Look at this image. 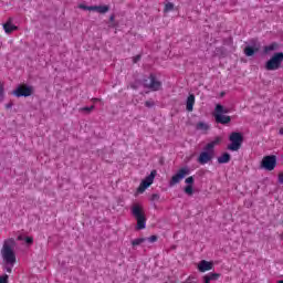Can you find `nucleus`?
Listing matches in <instances>:
<instances>
[{
    "label": "nucleus",
    "instance_id": "nucleus-32",
    "mask_svg": "<svg viewBox=\"0 0 283 283\" xmlns=\"http://www.w3.org/2000/svg\"><path fill=\"white\" fill-rule=\"evenodd\" d=\"M8 274L0 276V283H8Z\"/></svg>",
    "mask_w": 283,
    "mask_h": 283
},
{
    "label": "nucleus",
    "instance_id": "nucleus-35",
    "mask_svg": "<svg viewBox=\"0 0 283 283\" xmlns=\"http://www.w3.org/2000/svg\"><path fill=\"white\" fill-rule=\"evenodd\" d=\"M138 61H140V55L133 57V63H138Z\"/></svg>",
    "mask_w": 283,
    "mask_h": 283
},
{
    "label": "nucleus",
    "instance_id": "nucleus-22",
    "mask_svg": "<svg viewBox=\"0 0 283 283\" xmlns=\"http://www.w3.org/2000/svg\"><path fill=\"white\" fill-rule=\"evenodd\" d=\"M93 109H94V105L82 107V108H80V112L82 114H92Z\"/></svg>",
    "mask_w": 283,
    "mask_h": 283
},
{
    "label": "nucleus",
    "instance_id": "nucleus-30",
    "mask_svg": "<svg viewBox=\"0 0 283 283\" xmlns=\"http://www.w3.org/2000/svg\"><path fill=\"white\" fill-rule=\"evenodd\" d=\"M186 185H192L193 186V176H190L188 177L186 180H185Z\"/></svg>",
    "mask_w": 283,
    "mask_h": 283
},
{
    "label": "nucleus",
    "instance_id": "nucleus-26",
    "mask_svg": "<svg viewBox=\"0 0 283 283\" xmlns=\"http://www.w3.org/2000/svg\"><path fill=\"white\" fill-rule=\"evenodd\" d=\"M208 276L210 277V281L218 280V277H220V273H210Z\"/></svg>",
    "mask_w": 283,
    "mask_h": 283
},
{
    "label": "nucleus",
    "instance_id": "nucleus-40",
    "mask_svg": "<svg viewBox=\"0 0 283 283\" xmlns=\"http://www.w3.org/2000/svg\"><path fill=\"white\" fill-rule=\"evenodd\" d=\"M276 283H283V280L277 281Z\"/></svg>",
    "mask_w": 283,
    "mask_h": 283
},
{
    "label": "nucleus",
    "instance_id": "nucleus-20",
    "mask_svg": "<svg viewBox=\"0 0 283 283\" xmlns=\"http://www.w3.org/2000/svg\"><path fill=\"white\" fill-rule=\"evenodd\" d=\"M197 129L200 132H207L209 129V125L205 124V122H199L197 124Z\"/></svg>",
    "mask_w": 283,
    "mask_h": 283
},
{
    "label": "nucleus",
    "instance_id": "nucleus-23",
    "mask_svg": "<svg viewBox=\"0 0 283 283\" xmlns=\"http://www.w3.org/2000/svg\"><path fill=\"white\" fill-rule=\"evenodd\" d=\"M184 191L185 193H187V196H193V186L192 185L186 186Z\"/></svg>",
    "mask_w": 283,
    "mask_h": 283
},
{
    "label": "nucleus",
    "instance_id": "nucleus-39",
    "mask_svg": "<svg viewBox=\"0 0 283 283\" xmlns=\"http://www.w3.org/2000/svg\"><path fill=\"white\" fill-rule=\"evenodd\" d=\"M12 107V104H7V109H10Z\"/></svg>",
    "mask_w": 283,
    "mask_h": 283
},
{
    "label": "nucleus",
    "instance_id": "nucleus-21",
    "mask_svg": "<svg viewBox=\"0 0 283 283\" xmlns=\"http://www.w3.org/2000/svg\"><path fill=\"white\" fill-rule=\"evenodd\" d=\"M143 242H147V238H138L132 241L133 247H139Z\"/></svg>",
    "mask_w": 283,
    "mask_h": 283
},
{
    "label": "nucleus",
    "instance_id": "nucleus-13",
    "mask_svg": "<svg viewBox=\"0 0 283 283\" xmlns=\"http://www.w3.org/2000/svg\"><path fill=\"white\" fill-rule=\"evenodd\" d=\"M211 269H213V263L207 260H202L198 264V271H200V273H206V271H211Z\"/></svg>",
    "mask_w": 283,
    "mask_h": 283
},
{
    "label": "nucleus",
    "instance_id": "nucleus-2",
    "mask_svg": "<svg viewBox=\"0 0 283 283\" xmlns=\"http://www.w3.org/2000/svg\"><path fill=\"white\" fill-rule=\"evenodd\" d=\"M222 138L217 137L214 140L210 142L203 147V151L200 153L197 161L199 165H207L211 163L216 157V145H220Z\"/></svg>",
    "mask_w": 283,
    "mask_h": 283
},
{
    "label": "nucleus",
    "instance_id": "nucleus-10",
    "mask_svg": "<svg viewBox=\"0 0 283 283\" xmlns=\"http://www.w3.org/2000/svg\"><path fill=\"white\" fill-rule=\"evenodd\" d=\"M157 171L156 170H151L150 171V175H148L143 181L142 184L139 185L137 191L138 193H143L145 192V189L151 187V185H154V180L157 176Z\"/></svg>",
    "mask_w": 283,
    "mask_h": 283
},
{
    "label": "nucleus",
    "instance_id": "nucleus-36",
    "mask_svg": "<svg viewBox=\"0 0 283 283\" xmlns=\"http://www.w3.org/2000/svg\"><path fill=\"white\" fill-rule=\"evenodd\" d=\"M114 19H115V15L112 14V15L109 17V21H114Z\"/></svg>",
    "mask_w": 283,
    "mask_h": 283
},
{
    "label": "nucleus",
    "instance_id": "nucleus-11",
    "mask_svg": "<svg viewBox=\"0 0 283 283\" xmlns=\"http://www.w3.org/2000/svg\"><path fill=\"white\" fill-rule=\"evenodd\" d=\"M261 44L258 40H250L249 45H247L243 50L245 56H253L256 52H260Z\"/></svg>",
    "mask_w": 283,
    "mask_h": 283
},
{
    "label": "nucleus",
    "instance_id": "nucleus-24",
    "mask_svg": "<svg viewBox=\"0 0 283 283\" xmlns=\"http://www.w3.org/2000/svg\"><path fill=\"white\" fill-rule=\"evenodd\" d=\"M171 10H174V3L172 2H167L165 4L164 12H171Z\"/></svg>",
    "mask_w": 283,
    "mask_h": 283
},
{
    "label": "nucleus",
    "instance_id": "nucleus-18",
    "mask_svg": "<svg viewBox=\"0 0 283 283\" xmlns=\"http://www.w3.org/2000/svg\"><path fill=\"white\" fill-rule=\"evenodd\" d=\"M279 48H280V44L274 42L270 45L264 46V52L265 54H269V52H275V50H277Z\"/></svg>",
    "mask_w": 283,
    "mask_h": 283
},
{
    "label": "nucleus",
    "instance_id": "nucleus-14",
    "mask_svg": "<svg viewBox=\"0 0 283 283\" xmlns=\"http://www.w3.org/2000/svg\"><path fill=\"white\" fill-rule=\"evenodd\" d=\"M214 120H216V123H219L220 125H229V123H231V116L222 115V114H214Z\"/></svg>",
    "mask_w": 283,
    "mask_h": 283
},
{
    "label": "nucleus",
    "instance_id": "nucleus-31",
    "mask_svg": "<svg viewBox=\"0 0 283 283\" xmlns=\"http://www.w3.org/2000/svg\"><path fill=\"white\" fill-rule=\"evenodd\" d=\"M150 200H151L153 202L156 201V200H160V195H158V193L151 195Z\"/></svg>",
    "mask_w": 283,
    "mask_h": 283
},
{
    "label": "nucleus",
    "instance_id": "nucleus-8",
    "mask_svg": "<svg viewBox=\"0 0 283 283\" xmlns=\"http://www.w3.org/2000/svg\"><path fill=\"white\" fill-rule=\"evenodd\" d=\"M276 165H277V157H275L274 155L265 156L261 161L262 169H265L266 171H273Z\"/></svg>",
    "mask_w": 283,
    "mask_h": 283
},
{
    "label": "nucleus",
    "instance_id": "nucleus-29",
    "mask_svg": "<svg viewBox=\"0 0 283 283\" xmlns=\"http://www.w3.org/2000/svg\"><path fill=\"white\" fill-rule=\"evenodd\" d=\"M24 242H25L27 244H33V243H34V239H33L32 237H27V238L24 239Z\"/></svg>",
    "mask_w": 283,
    "mask_h": 283
},
{
    "label": "nucleus",
    "instance_id": "nucleus-1",
    "mask_svg": "<svg viewBox=\"0 0 283 283\" xmlns=\"http://www.w3.org/2000/svg\"><path fill=\"white\" fill-rule=\"evenodd\" d=\"M14 247H17V241H14V239H7L4 240L1 249V255L3 260L2 266L7 273H12V269H14V264H17Z\"/></svg>",
    "mask_w": 283,
    "mask_h": 283
},
{
    "label": "nucleus",
    "instance_id": "nucleus-17",
    "mask_svg": "<svg viewBox=\"0 0 283 283\" xmlns=\"http://www.w3.org/2000/svg\"><path fill=\"white\" fill-rule=\"evenodd\" d=\"M219 165H227V163H231V155L229 153H224L222 156L218 157Z\"/></svg>",
    "mask_w": 283,
    "mask_h": 283
},
{
    "label": "nucleus",
    "instance_id": "nucleus-25",
    "mask_svg": "<svg viewBox=\"0 0 283 283\" xmlns=\"http://www.w3.org/2000/svg\"><path fill=\"white\" fill-rule=\"evenodd\" d=\"M81 10H88L90 12H94V6L87 7L85 4L80 6Z\"/></svg>",
    "mask_w": 283,
    "mask_h": 283
},
{
    "label": "nucleus",
    "instance_id": "nucleus-27",
    "mask_svg": "<svg viewBox=\"0 0 283 283\" xmlns=\"http://www.w3.org/2000/svg\"><path fill=\"white\" fill-rule=\"evenodd\" d=\"M154 105H156V103L151 99L145 102V107H154Z\"/></svg>",
    "mask_w": 283,
    "mask_h": 283
},
{
    "label": "nucleus",
    "instance_id": "nucleus-34",
    "mask_svg": "<svg viewBox=\"0 0 283 283\" xmlns=\"http://www.w3.org/2000/svg\"><path fill=\"white\" fill-rule=\"evenodd\" d=\"M279 185H283V172L279 175Z\"/></svg>",
    "mask_w": 283,
    "mask_h": 283
},
{
    "label": "nucleus",
    "instance_id": "nucleus-6",
    "mask_svg": "<svg viewBox=\"0 0 283 283\" xmlns=\"http://www.w3.org/2000/svg\"><path fill=\"white\" fill-rule=\"evenodd\" d=\"M229 140L231 144L228 146L230 151H239L240 147H242V143H244V137L242 133H231Z\"/></svg>",
    "mask_w": 283,
    "mask_h": 283
},
{
    "label": "nucleus",
    "instance_id": "nucleus-5",
    "mask_svg": "<svg viewBox=\"0 0 283 283\" xmlns=\"http://www.w3.org/2000/svg\"><path fill=\"white\" fill-rule=\"evenodd\" d=\"M143 85L146 90H150L151 92H158L163 87V82L156 78V75L150 74L148 77L143 80Z\"/></svg>",
    "mask_w": 283,
    "mask_h": 283
},
{
    "label": "nucleus",
    "instance_id": "nucleus-16",
    "mask_svg": "<svg viewBox=\"0 0 283 283\" xmlns=\"http://www.w3.org/2000/svg\"><path fill=\"white\" fill-rule=\"evenodd\" d=\"M93 12H98L99 14H107V12H109V6H93Z\"/></svg>",
    "mask_w": 283,
    "mask_h": 283
},
{
    "label": "nucleus",
    "instance_id": "nucleus-7",
    "mask_svg": "<svg viewBox=\"0 0 283 283\" xmlns=\"http://www.w3.org/2000/svg\"><path fill=\"white\" fill-rule=\"evenodd\" d=\"M33 92H34V88H32V86L22 84L12 91V95L17 96V98H21V97L28 98V96H32Z\"/></svg>",
    "mask_w": 283,
    "mask_h": 283
},
{
    "label": "nucleus",
    "instance_id": "nucleus-15",
    "mask_svg": "<svg viewBox=\"0 0 283 283\" xmlns=\"http://www.w3.org/2000/svg\"><path fill=\"white\" fill-rule=\"evenodd\" d=\"M193 105H196V95L190 94L186 102L187 112H193Z\"/></svg>",
    "mask_w": 283,
    "mask_h": 283
},
{
    "label": "nucleus",
    "instance_id": "nucleus-28",
    "mask_svg": "<svg viewBox=\"0 0 283 283\" xmlns=\"http://www.w3.org/2000/svg\"><path fill=\"white\" fill-rule=\"evenodd\" d=\"M157 242L158 241V237L157 235H151L150 238H146V242Z\"/></svg>",
    "mask_w": 283,
    "mask_h": 283
},
{
    "label": "nucleus",
    "instance_id": "nucleus-38",
    "mask_svg": "<svg viewBox=\"0 0 283 283\" xmlns=\"http://www.w3.org/2000/svg\"><path fill=\"white\" fill-rule=\"evenodd\" d=\"M18 240H19V241H22V240H23V235H19V237H18Z\"/></svg>",
    "mask_w": 283,
    "mask_h": 283
},
{
    "label": "nucleus",
    "instance_id": "nucleus-4",
    "mask_svg": "<svg viewBox=\"0 0 283 283\" xmlns=\"http://www.w3.org/2000/svg\"><path fill=\"white\" fill-rule=\"evenodd\" d=\"M283 52H276L272 57L265 63V70L273 72L282 67Z\"/></svg>",
    "mask_w": 283,
    "mask_h": 283
},
{
    "label": "nucleus",
    "instance_id": "nucleus-3",
    "mask_svg": "<svg viewBox=\"0 0 283 283\" xmlns=\"http://www.w3.org/2000/svg\"><path fill=\"white\" fill-rule=\"evenodd\" d=\"M130 213L137 220V230H143L147 227V218L145 217V208L142 203H134L130 207Z\"/></svg>",
    "mask_w": 283,
    "mask_h": 283
},
{
    "label": "nucleus",
    "instance_id": "nucleus-33",
    "mask_svg": "<svg viewBox=\"0 0 283 283\" xmlns=\"http://www.w3.org/2000/svg\"><path fill=\"white\" fill-rule=\"evenodd\" d=\"M203 282L211 283V279H210L209 274L203 276Z\"/></svg>",
    "mask_w": 283,
    "mask_h": 283
},
{
    "label": "nucleus",
    "instance_id": "nucleus-9",
    "mask_svg": "<svg viewBox=\"0 0 283 283\" xmlns=\"http://www.w3.org/2000/svg\"><path fill=\"white\" fill-rule=\"evenodd\" d=\"M191 174V170L189 167H184L177 171L176 175H174L169 181V187H174L175 185H178L180 180L185 178V176H189Z\"/></svg>",
    "mask_w": 283,
    "mask_h": 283
},
{
    "label": "nucleus",
    "instance_id": "nucleus-19",
    "mask_svg": "<svg viewBox=\"0 0 283 283\" xmlns=\"http://www.w3.org/2000/svg\"><path fill=\"white\" fill-rule=\"evenodd\" d=\"M214 114H229V109L224 108V106H222L221 104H217L216 108H214Z\"/></svg>",
    "mask_w": 283,
    "mask_h": 283
},
{
    "label": "nucleus",
    "instance_id": "nucleus-37",
    "mask_svg": "<svg viewBox=\"0 0 283 283\" xmlns=\"http://www.w3.org/2000/svg\"><path fill=\"white\" fill-rule=\"evenodd\" d=\"M279 134H280L281 136H283V128H281V129L279 130Z\"/></svg>",
    "mask_w": 283,
    "mask_h": 283
},
{
    "label": "nucleus",
    "instance_id": "nucleus-12",
    "mask_svg": "<svg viewBox=\"0 0 283 283\" xmlns=\"http://www.w3.org/2000/svg\"><path fill=\"white\" fill-rule=\"evenodd\" d=\"M13 21L14 20L12 18H9L7 22L2 25L6 34H12L13 32H17V30H19V27L12 23Z\"/></svg>",
    "mask_w": 283,
    "mask_h": 283
}]
</instances>
